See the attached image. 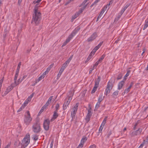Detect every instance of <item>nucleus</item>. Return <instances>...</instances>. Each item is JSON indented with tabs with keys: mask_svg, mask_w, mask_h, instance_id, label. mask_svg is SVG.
Instances as JSON below:
<instances>
[{
	"mask_svg": "<svg viewBox=\"0 0 148 148\" xmlns=\"http://www.w3.org/2000/svg\"><path fill=\"white\" fill-rule=\"evenodd\" d=\"M34 15L33 17L32 23L34 22L36 25L38 24L40 21L41 19V14L40 12H38L36 8L34 9Z\"/></svg>",
	"mask_w": 148,
	"mask_h": 148,
	"instance_id": "f257e3e1",
	"label": "nucleus"
},
{
	"mask_svg": "<svg viewBox=\"0 0 148 148\" xmlns=\"http://www.w3.org/2000/svg\"><path fill=\"white\" fill-rule=\"evenodd\" d=\"M32 120V118L31 117L29 112L27 111L26 112L25 114V118L24 121L26 125H28Z\"/></svg>",
	"mask_w": 148,
	"mask_h": 148,
	"instance_id": "f03ea898",
	"label": "nucleus"
},
{
	"mask_svg": "<svg viewBox=\"0 0 148 148\" xmlns=\"http://www.w3.org/2000/svg\"><path fill=\"white\" fill-rule=\"evenodd\" d=\"M30 137L29 134H27L22 141V144L26 147L30 142Z\"/></svg>",
	"mask_w": 148,
	"mask_h": 148,
	"instance_id": "7ed1b4c3",
	"label": "nucleus"
},
{
	"mask_svg": "<svg viewBox=\"0 0 148 148\" xmlns=\"http://www.w3.org/2000/svg\"><path fill=\"white\" fill-rule=\"evenodd\" d=\"M49 124L50 121L49 119H47L44 121L43 122V127L45 130L47 131L49 130Z\"/></svg>",
	"mask_w": 148,
	"mask_h": 148,
	"instance_id": "20e7f679",
	"label": "nucleus"
},
{
	"mask_svg": "<svg viewBox=\"0 0 148 148\" xmlns=\"http://www.w3.org/2000/svg\"><path fill=\"white\" fill-rule=\"evenodd\" d=\"M33 130L35 132L38 133L40 132V127L39 124L36 123L33 126Z\"/></svg>",
	"mask_w": 148,
	"mask_h": 148,
	"instance_id": "39448f33",
	"label": "nucleus"
},
{
	"mask_svg": "<svg viewBox=\"0 0 148 148\" xmlns=\"http://www.w3.org/2000/svg\"><path fill=\"white\" fill-rule=\"evenodd\" d=\"M112 84L111 83H108L107 87L106 89L105 92V94L106 95H107L110 93V90L112 88Z\"/></svg>",
	"mask_w": 148,
	"mask_h": 148,
	"instance_id": "423d86ee",
	"label": "nucleus"
},
{
	"mask_svg": "<svg viewBox=\"0 0 148 148\" xmlns=\"http://www.w3.org/2000/svg\"><path fill=\"white\" fill-rule=\"evenodd\" d=\"M15 87V86L14 85V84H12L8 86L6 90L4 92L3 95L5 96L8 93L10 92L13 88Z\"/></svg>",
	"mask_w": 148,
	"mask_h": 148,
	"instance_id": "0eeeda50",
	"label": "nucleus"
},
{
	"mask_svg": "<svg viewBox=\"0 0 148 148\" xmlns=\"http://www.w3.org/2000/svg\"><path fill=\"white\" fill-rule=\"evenodd\" d=\"M78 106V104L77 103L73 108L71 112V116H75L77 110Z\"/></svg>",
	"mask_w": 148,
	"mask_h": 148,
	"instance_id": "6e6552de",
	"label": "nucleus"
},
{
	"mask_svg": "<svg viewBox=\"0 0 148 148\" xmlns=\"http://www.w3.org/2000/svg\"><path fill=\"white\" fill-rule=\"evenodd\" d=\"M106 10V7H103L102 9L101 12L98 16L97 19L96 20V21L97 22L99 20V19L101 18V17L102 16L103 13L105 12Z\"/></svg>",
	"mask_w": 148,
	"mask_h": 148,
	"instance_id": "1a4fd4ad",
	"label": "nucleus"
},
{
	"mask_svg": "<svg viewBox=\"0 0 148 148\" xmlns=\"http://www.w3.org/2000/svg\"><path fill=\"white\" fill-rule=\"evenodd\" d=\"M92 115V113L91 111V108H90L88 110V113L86 118V120L87 122H88L89 121Z\"/></svg>",
	"mask_w": 148,
	"mask_h": 148,
	"instance_id": "9d476101",
	"label": "nucleus"
},
{
	"mask_svg": "<svg viewBox=\"0 0 148 148\" xmlns=\"http://www.w3.org/2000/svg\"><path fill=\"white\" fill-rule=\"evenodd\" d=\"M80 27L79 26L76 27L71 33L70 37H73L75 36V34L80 30Z\"/></svg>",
	"mask_w": 148,
	"mask_h": 148,
	"instance_id": "9b49d317",
	"label": "nucleus"
},
{
	"mask_svg": "<svg viewBox=\"0 0 148 148\" xmlns=\"http://www.w3.org/2000/svg\"><path fill=\"white\" fill-rule=\"evenodd\" d=\"M142 131V128H139L138 130L135 131H134L132 132V136L137 135L140 134Z\"/></svg>",
	"mask_w": 148,
	"mask_h": 148,
	"instance_id": "f8f14e48",
	"label": "nucleus"
},
{
	"mask_svg": "<svg viewBox=\"0 0 148 148\" xmlns=\"http://www.w3.org/2000/svg\"><path fill=\"white\" fill-rule=\"evenodd\" d=\"M23 78H21V77L18 80H14V83H13L14 84L15 86L17 85H18L23 80Z\"/></svg>",
	"mask_w": 148,
	"mask_h": 148,
	"instance_id": "ddd939ff",
	"label": "nucleus"
},
{
	"mask_svg": "<svg viewBox=\"0 0 148 148\" xmlns=\"http://www.w3.org/2000/svg\"><path fill=\"white\" fill-rule=\"evenodd\" d=\"M58 116V114L57 113V111H55L54 112L53 116L51 119V121H53Z\"/></svg>",
	"mask_w": 148,
	"mask_h": 148,
	"instance_id": "4468645a",
	"label": "nucleus"
},
{
	"mask_svg": "<svg viewBox=\"0 0 148 148\" xmlns=\"http://www.w3.org/2000/svg\"><path fill=\"white\" fill-rule=\"evenodd\" d=\"M70 103L69 101H67V99H65V101L63 105V109L64 110H66Z\"/></svg>",
	"mask_w": 148,
	"mask_h": 148,
	"instance_id": "2eb2a0df",
	"label": "nucleus"
},
{
	"mask_svg": "<svg viewBox=\"0 0 148 148\" xmlns=\"http://www.w3.org/2000/svg\"><path fill=\"white\" fill-rule=\"evenodd\" d=\"M44 77L42 75L40 77H39L38 79L36 80V83L33 85H32V86H34L37 83H38L42 79L44 78Z\"/></svg>",
	"mask_w": 148,
	"mask_h": 148,
	"instance_id": "dca6fc26",
	"label": "nucleus"
},
{
	"mask_svg": "<svg viewBox=\"0 0 148 148\" xmlns=\"http://www.w3.org/2000/svg\"><path fill=\"white\" fill-rule=\"evenodd\" d=\"M124 82L123 81H121L118 85V90H120L123 86Z\"/></svg>",
	"mask_w": 148,
	"mask_h": 148,
	"instance_id": "f3484780",
	"label": "nucleus"
},
{
	"mask_svg": "<svg viewBox=\"0 0 148 148\" xmlns=\"http://www.w3.org/2000/svg\"><path fill=\"white\" fill-rule=\"evenodd\" d=\"M130 4L128 3L126 5L125 7L123 8L121 11V15H122L126 9L129 6Z\"/></svg>",
	"mask_w": 148,
	"mask_h": 148,
	"instance_id": "a211bd4d",
	"label": "nucleus"
},
{
	"mask_svg": "<svg viewBox=\"0 0 148 148\" xmlns=\"http://www.w3.org/2000/svg\"><path fill=\"white\" fill-rule=\"evenodd\" d=\"M71 38H67L66 41L64 42L63 45H62V47H63L64 46L66 45V44L68 43L71 40Z\"/></svg>",
	"mask_w": 148,
	"mask_h": 148,
	"instance_id": "6ab92c4d",
	"label": "nucleus"
},
{
	"mask_svg": "<svg viewBox=\"0 0 148 148\" xmlns=\"http://www.w3.org/2000/svg\"><path fill=\"white\" fill-rule=\"evenodd\" d=\"M103 98L104 97L103 96V94H100L98 99V102L100 103L103 100Z\"/></svg>",
	"mask_w": 148,
	"mask_h": 148,
	"instance_id": "aec40b11",
	"label": "nucleus"
},
{
	"mask_svg": "<svg viewBox=\"0 0 148 148\" xmlns=\"http://www.w3.org/2000/svg\"><path fill=\"white\" fill-rule=\"evenodd\" d=\"M87 4L85 5L83 7H82L80 8V9L77 12L78 13H79V14H81L84 10L86 8L87 6Z\"/></svg>",
	"mask_w": 148,
	"mask_h": 148,
	"instance_id": "412c9836",
	"label": "nucleus"
},
{
	"mask_svg": "<svg viewBox=\"0 0 148 148\" xmlns=\"http://www.w3.org/2000/svg\"><path fill=\"white\" fill-rule=\"evenodd\" d=\"M34 95V93H32L31 95H30V96H29L27 98L25 101L27 102L28 103L29 102L31 101L32 98L33 97Z\"/></svg>",
	"mask_w": 148,
	"mask_h": 148,
	"instance_id": "4be33fe9",
	"label": "nucleus"
},
{
	"mask_svg": "<svg viewBox=\"0 0 148 148\" xmlns=\"http://www.w3.org/2000/svg\"><path fill=\"white\" fill-rule=\"evenodd\" d=\"M92 53H90L89 56H88V57L87 58L86 60L85 61V63H87L88 61H89L92 58Z\"/></svg>",
	"mask_w": 148,
	"mask_h": 148,
	"instance_id": "5701e85b",
	"label": "nucleus"
},
{
	"mask_svg": "<svg viewBox=\"0 0 148 148\" xmlns=\"http://www.w3.org/2000/svg\"><path fill=\"white\" fill-rule=\"evenodd\" d=\"M69 93L70 94V96H68V100H67V101H69L70 102L72 99V97L73 96V93L72 92H70Z\"/></svg>",
	"mask_w": 148,
	"mask_h": 148,
	"instance_id": "b1692460",
	"label": "nucleus"
},
{
	"mask_svg": "<svg viewBox=\"0 0 148 148\" xmlns=\"http://www.w3.org/2000/svg\"><path fill=\"white\" fill-rule=\"evenodd\" d=\"M132 86V84H131L127 88L125 89V93H127L130 90Z\"/></svg>",
	"mask_w": 148,
	"mask_h": 148,
	"instance_id": "393cba45",
	"label": "nucleus"
},
{
	"mask_svg": "<svg viewBox=\"0 0 148 148\" xmlns=\"http://www.w3.org/2000/svg\"><path fill=\"white\" fill-rule=\"evenodd\" d=\"M64 71L63 70H62V69H60L59 72L58 74V75L57 76V79H59V78H60V77L62 73Z\"/></svg>",
	"mask_w": 148,
	"mask_h": 148,
	"instance_id": "a878e982",
	"label": "nucleus"
},
{
	"mask_svg": "<svg viewBox=\"0 0 148 148\" xmlns=\"http://www.w3.org/2000/svg\"><path fill=\"white\" fill-rule=\"evenodd\" d=\"M87 140V138L86 137H84L81 139L80 142L84 144L85 143Z\"/></svg>",
	"mask_w": 148,
	"mask_h": 148,
	"instance_id": "bb28decb",
	"label": "nucleus"
},
{
	"mask_svg": "<svg viewBox=\"0 0 148 148\" xmlns=\"http://www.w3.org/2000/svg\"><path fill=\"white\" fill-rule=\"evenodd\" d=\"M148 26V20H146L144 26L143 28V30L145 29Z\"/></svg>",
	"mask_w": 148,
	"mask_h": 148,
	"instance_id": "cd10ccee",
	"label": "nucleus"
},
{
	"mask_svg": "<svg viewBox=\"0 0 148 148\" xmlns=\"http://www.w3.org/2000/svg\"><path fill=\"white\" fill-rule=\"evenodd\" d=\"M73 57V55H72L71 56L70 58H69V59L66 62H65L67 64H68L71 61V60Z\"/></svg>",
	"mask_w": 148,
	"mask_h": 148,
	"instance_id": "c85d7f7f",
	"label": "nucleus"
},
{
	"mask_svg": "<svg viewBox=\"0 0 148 148\" xmlns=\"http://www.w3.org/2000/svg\"><path fill=\"white\" fill-rule=\"evenodd\" d=\"M68 64H67L66 63H64L62 65V66L60 68L61 69H62V70L64 71V70L66 68V67L67 66H68Z\"/></svg>",
	"mask_w": 148,
	"mask_h": 148,
	"instance_id": "c756f323",
	"label": "nucleus"
},
{
	"mask_svg": "<svg viewBox=\"0 0 148 148\" xmlns=\"http://www.w3.org/2000/svg\"><path fill=\"white\" fill-rule=\"evenodd\" d=\"M119 93V91L117 90H116L113 93V96L114 97H116L118 95Z\"/></svg>",
	"mask_w": 148,
	"mask_h": 148,
	"instance_id": "7c9ffc66",
	"label": "nucleus"
},
{
	"mask_svg": "<svg viewBox=\"0 0 148 148\" xmlns=\"http://www.w3.org/2000/svg\"><path fill=\"white\" fill-rule=\"evenodd\" d=\"M107 118V117H106L103 119V120L101 125H102V126H104L106 122Z\"/></svg>",
	"mask_w": 148,
	"mask_h": 148,
	"instance_id": "2f4dec72",
	"label": "nucleus"
},
{
	"mask_svg": "<svg viewBox=\"0 0 148 148\" xmlns=\"http://www.w3.org/2000/svg\"><path fill=\"white\" fill-rule=\"evenodd\" d=\"M54 65V64L53 63H52L47 68V70L49 71L50 69H51V68Z\"/></svg>",
	"mask_w": 148,
	"mask_h": 148,
	"instance_id": "473e14b6",
	"label": "nucleus"
},
{
	"mask_svg": "<svg viewBox=\"0 0 148 148\" xmlns=\"http://www.w3.org/2000/svg\"><path fill=\"white\" fill-rule=\"evenodd\" d=\"M54 65V64L53 63H52L47 68V70L49 71L50 69H51V68Z\"/></svg>",
	"mask_w": 148,
	"mask_h": 148,
	"instance_id": "72a5a7b5",
	"label": "nucleus"
},
{
	"mask_svg": "<svg viewBox=\"0 0 148 148\" xmlns=\"http://www.w3.org/2000/svg\"><path fill=\"white\" fill-rule=\"evenodd\" d=\"M79 13L77 12L75 14V15L73 16V19H75L77 18L79 15Z\"/></svg>",
	"mask_w": 148,
	"mask_h": 148,
	"instance_id": "f704fd0d",
	"label": "nucleus"
},
{
	"mask_svg": "<svg viewBox=\"0 0 148 148\" xmlns=\"http://www.w3.org/2000/svg\"><path fill=\"white\" fill-rule=\"evenodd\" d=\"M100 104V103L99 102H98L96 104V106H95V110H97V109L98 108Z\"/></svg>",
	"mask_w": 148,
	"mask_h": 148,
	"instance_id": "c9c22d12",
	"label": "nucleus"
},
{
	"mask_svg": "<svg viewBox=\"0 0 148 148\" xmlns=\"http://www.w3.org/2000/svg\"><path fill=\"white\" fill-rule=\"evenodd\" d=\"M28 103L27 102L25 101L23 104L22 105V107H23L24 108L25 107L27 106Z\"/></svg>",
	"mask_w": 148,
	"mask_h": 148,
	"instance_id": "e433bc0d",
	"label": "nucleus"
},
{
	"mask_svg": "<svg viewBox=\"0 0 148 148\" xmlns=\"http://www.w3.org/2000/svg\"><path fill=\"white\" fill-rule=\"evenodd\" d=\"M97 87H96V86H94V87H93L92 90L91 91V93H94L95 92V91L96 90Z\"/></svg>",
	"mask_w": 148,
	"mask_h": 148,
	"instance_id": "4c0bfd02",
	"label": "nucleus"
},
{
	"mask_svg": "<svg viewBox=\"0 0 148 148\" xmlns=\"http://www.w3.org/2000/svg\"><path fill=\"white\" fill-rule=\"evenodd\" d=\"M84 144L80 142V143L76 148H82Z\"/></svg>",
	"mask_w": 148,
	"mask_h": 148,
	"instance_id": "58836bf2",
	"label": "nucleus"
},
{
	"mask_svg": "<svg viewBox=\"0 0 148 148\" xmlns=\"http://www.w3.org/2000/svg\"><path fill=\"white\" fill-rule=\"evenodd\" d=\"M105 56V55H102L101 57L98 60L101 62V61L104 58Z\"/></svg>",
	"mask_w": 148,
	"mask_h": 148,
	"instance_id": "ea45409f",
	"label": "nucleus"
},
{
	"mask_svg": "<svg viewBox=\"0 0 148 148\" xmlns=\"http://www.w3.org/2000/svg\"><path fill=\"white\" fill-rule=\"evenodd\" d=\"M53 96H50L49 97V99L47 101L49 103H50L52 99H53Z\"/></svg>",
	"mask_w": 148,
	"mask_h": 148,
	"instance_id": "a19ab883",
	"label": "nucleus"
},
{
	"mask_svg": "<svg viewBox=\"0 0 148 148\" xmlns=\"http://www.w3.org/2000/svg\"><path fill=\"white\" fill-rule=\"evenodd\" d=\"M33 138L34 140H36L38 139V136L36 135H34Z\"/></svg>",
	"mask_w": 148,
	"mask_h": 148,
	"instance_id": "79ce46f5",
	"label": "nucleus"
},
{
	"mask_svg": "<svg viewBox=\"0 0 148 148\" xmlns=\"http://www.w3.org/2000/svg\"><path fill=\"white\" fill-rule=\"evenodd\" d=\"M130 72V71H127V73H126V74H125L124 76V77L125 78L126 77H127L129 75Z\"/></svg>",
	"mask_w": 148,
	"mask_h": 148,
	"instance_id": "37998d69",
	"label": "nucleus"
},
{
	"mask_svg": "<svg viewBox=\"0 0 148 148\" xmlns=\"http://www.w3.org/2000/svg\"><path fill=\"white\" fill-rule=\"evenodd\" d=\"M49 71H48L47 69L45 71V72H44L42 75L44 77H45V75L48 73L49 72Z\"/></svg>",
	"mask_w": 148,
	"mask_h": 148,
	"instance_id": "c03bdc74",
	"label": "nucleus"
},
{
	"mask_svg": "<svg viewBox=\"0 0 148 148\" xmlns=\"http://www.w3.org/2000/svg\"><path fill=\"white\" fill-rule=\"evenodd\" d=\"M99 80L98 81H96L95 83V86L96 87H98L99 84Z\"/></svg>",
	"mask_w": 148,
	"mask_h": 148,
	"instance_id": "a18cd8bd",
	"label": "nucleus"
},
{
	"mask_svg": "<svg viewBox=\"0 0 148 148\" xmlns=\"http://www.w3.org/2000/svg\"><path fill=\"white\" fill-rule=\"evenodd\" d=\"M103 127L104 126H102V125H101L100 127H99V132H100L102 131Z\"/></svg>",
	"mask_w": 148,
	"mask_h": 148,
	"instance_id": "49530a36",
	"label": "nucleus"
},
{
	"mask_svg": "<svg viewBox=\"0 0 148 148\" xmlns=\"http://www.w3.org/2000/svg\"><path fill=\"white\" fill-rule=\"evenodd\" d=\"M41 1V0H35L34 1H33V3L35 4L36 3L39 2Z\"/></svg>",
	"mask_w": 148,
	"mask_h": 148,
	"instance_id": "de8ad7c7",
	"label": "nucleus"
},
{
	"mask_svg": "<svg viewBox=\"0 0 148 148\" xmlns=\"http://www.w3.org/2000/svg\"><path fill=\"white\" fill-rule=\"evenodd\" d=\"M24 108L23 107H22V106L17 111L18 112H19L22 110Z\"/></svg>",
	"mask_w": 148,
	"mask_h": 148,
	"instance_id": "09e8293b",
	"label": "nucleus"
},
{
	"mask_svg": "<svg viewBox=\"0 0 148 148\" xmlns=\"http://www.w3.org/2000/svg\"><path fill=\"white\" fill-rule=\"evenodd\" d=\"M59 107V105L58 103L56 105V107H55V108L56 109V111H57V110H58Z\"/></svg>",
	"mask_w": 148,
	"mask_h": 148,
	"instance_id": "8fccbe9b",
	"label": "nucleus"
},
{
	"mask_svg": "<svg viewBox=\"0 0 148 148\" xmlns=\"http://www.w3.org/2000/svg\"><path fill=\"white\" fill-rule=\"evenodd\" d=\"M99 45H97L96 47H95V48L94 49V50L97 51L99 48L100 47L99 46Z\"/></svg>",
	"mask_w": 148,
	"mask_h": 148,
	"instance_id": "3c124183",
	"label": "nucleus"
},
{
	"mask_svg": "<svg viewBox=\"0 0 148 148\" xmlns=\"http://www.w3.org/2000/svg\"><path fill=\"white\" fill-rule=\"evenodd\" d=\"M97 34L96 32H94L93 34L91 35V37H96L97 36Z\"/></svg>",
	"mask_w": 148,
	"mask_h": 148,
	"instance_id": "603ef678",
	"label": "nucleus"
},
{
	"mask_svg": "<svg viewBox=\"0 0 148 148\" xmlns=\"http://www.w3.org/2000/svg\"><path fill=\"white\" fill-rule=\"evenodd\" d=\"M94 40L93 38H89L87 40L88 42H90Z\"/></svg>",
	"mask_w": 148,
	"mask_h": 148,
	"instance_id": "864d4df0",
	"label": "nucleus"
},
{
	"mask_svg": "<svg viewBox=\"0 0 148 148\" xmlns=\"http://www.w3.org/2000/svg\"><path fill=\"white\" fill-rule=\"evenodd\" d=\"M96 51L94 50V49H93L92 51L91 52V53H92V56H93L94 55Z\"/></svg>",
	"mask_w": 148,
	"mask_h": 148,
	"instance_id": "5fc2aeb1",
	"label": "nucleus"
},
{
	"mask_svg": "<svg viewBox=\"0 0 148 148\" xmlns=\"http://www.w3.org/2000/svg\"><path fill=\"white\" fill-rule=\"evenodd\" d=\"M72 1H73L72 0H69L65 3V5H66Z\"/></svg>",
	"mask_w": 148,
	"mask_h": 148,
	"instance_id": "6e6d98bb",
	"label": "nucleus"
},
{
	"mask_svg": "<svg viewBox=\"0 0 148 148\" xmlns=\"http://www.w3.org/2000/svg\"><path fill=\"white\" fill-rule=\"evenodd\" d=\"M21 62H20L19 63V64L18 65L17 69H18V70H19V69H20V66L21 65Z\"/></svg>",
	"mask_w": 148,
	"mask_h": 148,
	"instance_id": "4d7b16f0",
	"label": "nucleus"
},
{
	"mask_svg": "<svg viewBox=\"0 0 148 148\" xmlns=\"http://www.w3.org/2000/svg\"><path fill=\"white\" fill-rule=\"evenodd\" d=\"M22 0H18V3L19 5H21Z\"/></svg>",
	"mask_w": 148,
	"mask_h": 148,
	"instance_id": "13d9d810",
	"label": "nucleus"
},
{
	"mask_svg": "<svg viewBox=\"0 0 148 148\" xmlns=\"http://www.w3.org/2000/svg\"><path fill=\"white\" fill-rule=\"evenodd\" d=\"M18 75H15L14 78V80H17V77H18Z\"/></svg>",
	"mask_w": 148,
	"mask_h": 148,
	"instance_id": "bf43d9fd",
	"label": "nucleus"
},
{
	"mask_svg": "<svg viewBox=\"0 0 148 148\" xmlns=\"http://www.w3.org/2000/svg\"><path fill=\"white\" fill-rule=\"evenodd\" d=\"M48 106L46 105V104H45L42 107H43V109H46L47 108V106Z\"/></svg>",
	"mask_w": 148,
	"mask_h": 148,
	"instance_id": "052dcab7",
	"label": "nucleus"
},
{
	"mask_svg": "<svg viewBox=\"0 0 148 148\" xmlns=\"http://www.w3.org/2000/svg\"><path fill=\"white\" fill-rule=\"evenodd\" d=\"M100 62L98 60V61L95 63V65L97 66L98 65V64Z\"/></svg>",
	"mask_w": 148,
	"mask_h": 148,
	"instance_id": "680f3d73",
	"label": "nucleus"
},
{
	"mask_svg": "<svg viewBox=\"0 0 148 148\" xmlns=\"http://www.w3.org/2000/svg\"><path fill=\"white\" fill-rule=\"evenodd\" d=\"M53 141H52L51 143L50 147H53Z\"/></svg>",
	"mask_w": 148,
	"mask_h": 148,
	"instance_id": "e2e57ef3",
	"label": "nucleus"
},
{
	"mask_svg": "<svg viewBox=\"0 0 148 148\" xmlns=\"http://www.w3.org/2000/svg\"><path fill=\"white\" fill-rule=\"evenodd\" d=\"M19 71V70H18V69H17L16 71V74L15 75H18Z\"/></svg>",
	"mask_w": 148,
	"mask_h": 148,
	"instance_id": "0e129e2a",
	"label": "nucleus"
},
{
	"mask_svg": "<svg viewBox=\"0 0 148 148\" xmlns=\"http://www.w3.org/2000/svg\"><path fill=\"white\" fill-rule=\"evenodd\" d=\"M87 1H86V0H84L83 1V2L82 3V4H83V5H84L87 2Z\"/></svg>",
	"mask_w": 148,
	"mask_h": 148,
	"instance_id": "69168bd1",
	"label": "nucleus"
},
{
	"mask_svg": "<svg viewBox=\"0 0 148 148\" xmlns=\"http://www.w3.org/2000/svg\"><path fill=\"white\" fill-rule=\"evenodd\" d=\"M143 145L142 144H140V146L138 147V148H142L143 146Z\"/></svg>",
	"mask_w": 148,
	"mask_h": 148,
	"instance_id": "338daca9",
	"label": "nucleus"
},
{
	"mask_svg": "<svg viewBox=\"0 0 148 148\" xmlns=\"http://www.w3.org/2000/svg\"><path fill=\"white\" fill-rule=\"evenodd\" d=\"M89 148H95V145H92L90 146Z\"/></svg>",
	"mask_w": 148,
	"mask_h": 148,
	"instance_id": "774afa93",
	"label": "nucleus"
}]
</instances>
